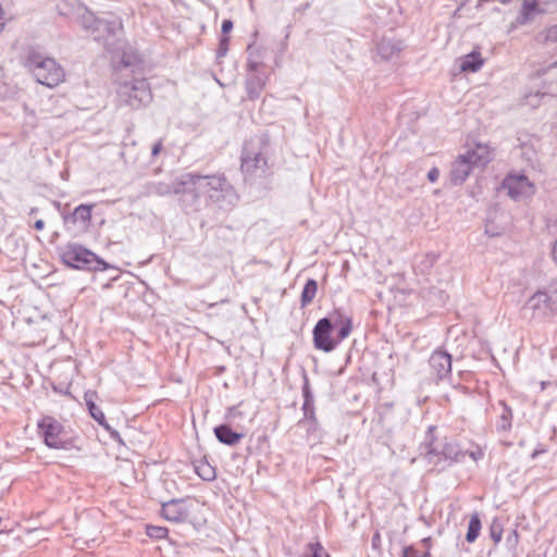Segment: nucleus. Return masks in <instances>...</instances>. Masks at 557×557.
<instances>
[{
    "mask_svg": "<svg viewBox=\"0 0 557 557\" xmlns=\"http://www.w3.org/2000/svg\"><path fill=\"white\" fill-rule=\"evenodd\" d=\"M183 196H190L194 201L207 196L212 202L223 207L224 203L232 205L237 199L235 189L224 174L201 175L187 172L181 175Z\"/></svg>",
    "mask_w": 557,
    "mask_h": 557,
    "instance_id": "obj_1",
    "label": "nucleus"
},
{
    "mask_svg": "<svg viewBox=\"0 0 557 557\" xmlns=\"http://www.w3.org/2000/svg\"><path fill=\"white\" fill-rule=\"evenodd\" d=\"M269 139L265 136H255L245 141L240 154V171L246 182L270 174L268 163Z\"/></svg>",
    "mask_w": 557,
    "mask_h": 557,
    "instance_id": "obj_2",
    "label": "nucleus"
},
{
    "mask_svg": "<svg viewBox=\"0 0 557 557\" xmlns=\"http://www.w3.org/2000/svg\"><path fill=\"white\" fill-rule=\"evenodd\" d=\"M61 260L66 267L76 270L94 272L109 269L116 270L95 252L76 243L66 245L61 252Z\"/></svg>",
    "mask_w": 557,
    "mask_h": 557,
    "instance_id": "obj_3",
    "label": "nucleus"
},
{
    "mask_svg": "<svg viewBox=\"0 0 557 557\" xmlns=\"http://www.w3.org/2000/svg\"><path fill=\"white\" fill-rule=\"evenodd\" d=\"M436 430L437 428L435 425H430L425 433L424 442L421 444V449L424 450L429 461H432L433 457L441 456L449 461V465L462 462L468 450L461 449L456 442L448 441L447 437L438 440L435 435Z\"/></svg>",
    "mask_w": 557,
    "mask_h": 557,
    "instance_id": "obj_4",
    "label": "nucleus"
},
{
    "mask_svg": "<svg viewBox=\"0 0 557 557\" xmlns=\"http://www.w3.org/2000/svg\"><path fill=\"white\" fill-rule=\"evenodd\" d=\"M119 107L138 110L152 101L150 85L146 78H133L119 84L116 89Z\"/></svg>",
    "mask_w": 557,
    "mask_h": 557,
    "instance_id": "obj_5",
    "label": "nucleus"
},
{
    "mask_svg": "<svg viewBox=\"0 0 557 557\" xmlns=\"http://www.w3.org/2000/svg\"><path fill=\"white\" fill-rule=\"evenodd\" d=\"M26 65L36 81L47 87H55L64 79V71L54 59L30 53L26 59Z\"/></svg>",
    "mask_w": 557,
    "mask_h": 557,
    "instance_id": "obj_6",
    "label": "nucleus"
},
{
    "mask_svg": "<svg viewBox=\"0 0 557 557\" xmlns=\"http://www.w3.org/2000/svg\"><path fill=\"white\" fill-rule=\"evenodd\" d=\"M481 149L482 147L478 146V150H468L451 163L449 180L454 186L462 185L475 166H485L491 161L490 152L480 153Z\"/></svg>",
    "mask_w": 557,
    "mask_h": 557,
    "instance_id": "obj_7",
    "label": "nucleus"
},
{
    "mask_svg": "<svg viewBox=\"0 0 557 557\" xmlns=\"http://www.w3.org/2000/svg\"><path fill=\"white\" fill-rule=\"evenodd\" d=\"M37 428L44 443L49 448L70 450L75 447L74 440L66 436L64 426L55 418L42 417L38 421Z\"/></svg>",
    "mask_w": 557,
    "mask_h": 557,
    "instance_id": "obj_8",
    "label": "nucleus"
},
{
    "mask_svg": "<svg viewBox=\"0 0 557 557\" xmlns=\"http://www.w3.org/2000/svg\"><path fill=\"white\" fill-rule=\"evenodd\" d=\"M528 307L535 315L548 317L557 310V282L546 288L537 290L528 300Z\"/></svg>",
    "mask_w": 557,
    "mask_h": 557,
    "instance_id": "obj_9",
    "label": "nucleus"
},
{
    "mask_svg": "<svg viewBox=\"0 0 557 557\" xmlns=\"http://www.w3.org/2000/svg\"><path fill=\"white\" fill-rule=\"evenodd\" d=\"M334 323L329 318H322L317 322L312 331L315 349L331 352L336 348L338 341L332 337Z\"/></svg>",
    "mask_w": 557,
    "mask_h": 557,
    "instance_id": "obj_10",
    "label": "nucleus"
},
{
    "mask_svg": "<svg viewBox=\"0 0 557 557\" xmlns=\"http://www.w3.org/2000/svg\"><path fill=\"white\" fill-rule=\"evenodd\" d=\"M430 376L435 383L450 379L451 356L444 349H436L429 359Z\"/></svg>",
    "mask_w": 557,
    "mask_h": 557,
    "instance_id": "obj_11",
    "label": "nucleus"
},
{
    "mask_svg": "<svg viewBox=\"0 0 557 557\" xmlns=\"http://www.w3.org/2000/svg\"><path fill=\"white\" fill-rule=\"evenodd\" d=\"M503 186L508 189L511 199L519 201L532 197L535 194V186L524 174L507 175Z\"/></svg>",
    "mask_w": 557,
    "mask_h": 557,
    "instance_id": "obj_12",
    "label": "nucleus"
},
{
    "mask_svg": "<svg viewBox=\"0 0 557 557\" xmlns=\"http://www.w3.org/2000/svg\"><path fill=\"white\" fill-rule=\"evenodd\" d=\"M95 208L94 203L79 205L73 212L62 214L63 223L66 227L77 226L79 231L86 232L89 230L91 224V213Z\"/></svg>",
    "mask_w": 557,
    "mask_h": 557,
    "instance_id": "obj_13",
    "label": "nucleus"
},
{
    "mask_svg": "<svg viewBox=\"0 0 557 557\" xmlns=\"http://www.w3.org/2000/svg\"><path fill=\"white\" fill-rule=\"evenodd\" d=\"M95 396H96V393L90 392V391H88L84 394V399H85V403H86V406L88 408L90 416L92 417V419L95 421L98 422L99 425H101L109 433V435L112 440L121 442L122 438H121L120 433L115 429H112L109 425L103 411L94 401Z\"/></svg>",
    "mask_w": 557,
    "mask_h": 557,
    "instance_id": "obj_14",
    "label": "nucleus"
},
{
    "mask_svg": "<svg viewBox=\"0 0 557 557\" xmlns=\"http://www.w3.org/2000/svg\"><path fill=\"white\" fill-rule=\"evenodd\" d=\"M161 516L171 522H184L189 518V510L183 499H171L161 507Z\"/></svg>",
    "mask_w": 557,
    "mask_h": 557,
    "instance_id": "obj_15",
    "label": "nucleus"
},
{
    "mask_svg": "<svg viewBox=\"0 0 557 557\" xmlns=\"http://www.w3.org/2000/svg\"><path fill=\"white\" fill-rule=\"evenodd\" d=\"M268 82V76L261 72L247 71L245 78V88L247 97L250 100H256L261 96Z\"/></svg>",
    "mask_w": 557,
    "mask_h": 557,
    "instance_id": "obj_16",
    "label": "nucleus"
},
{
    "mask_svg": "<svg viewBox=\"0 0 557 557\" xmlns=\"http://www.w3.org/2000/svg\"><path fill=\"white\" fill-rule=\"evenodd\" d=\"M544 13L540 8L539 0H523L521 10L515 21L511 23V28H517L522 25L530 24L534 21L535 16Z\"/></svg>",
    "mask_w": 557,
    "mask_h": 557,
    "instance_id": "obj_17",
    "label": "nucleus"
},
{
    "mask_svg": "<svg viewBox=\"0 0 557 557\" xmlns=\"http://www.w3.org/2000/svg\"><path fill=\"white\" fill-rule=\"evenodd\" d=\"M122 28L123 25L119 18H99L92 36L97 41H108L111 37H115Z\"/></svg>",
    "mask_w": 557,
    "mask_h": 557,
    "instance_id": "obj_18",
    "label": "nucleus"
},
{
    "mask_svg": "<svg viewBox=\"0 0 557 557\" xmlns=\"http://www.w3.org/2000/svg\"><path fill=\"white\" fill-rule=\"evenodd\" d=\"M147 195L149 196H169V195H182L183 186L181 185V175L171 183L165 182H152L146 187Z\"/></svg>",
    "mask_w": 557,
    "mask_h": 557,
    "instance_id": "obj_19",
    "label": "nucleus"
},
{
    "mask_svg": "<svg viewBox=\"0 0 557 557\" xmlns=\"http://www.w3.org/2000/svg\"><path fill=\"white\" fill-rule=\"evenodd\" d=\"M247 63L246 70L258 72L263 67V59L265 49L263 47L256 46L255 41L249 44L247 49Z\"/></svg>",
    "mask_w": 557,
    "mask_h": 557,
    "instance_id": "obj_20",
    "label": "nucleus"
},
{
    "mask_svg": "<svg viewBox=\"0 0 557 557\" xmlns=\"http://www.w3.org/2000/svg\"><path fill=\"white\" fill-rule=\"evenodd\" d=\"M216 440L227 446H234L245 436L232 430L228 424H220L213 430Z\"/></svg>",
    "mask_w": 557,
    "mask_h": 557,
    "instance_id": "obj_21",
    "label": "nucleus"
},
{
    "mask_svg": "<svg viewBox=\"0 0 557 557\" xmlns=\"http://www.w3.org/2000/svg\"><path fill=\"white\" fill-rule=\"evenodd\" d=\"M499 413L495 422V429L498 433L510 431L512 426V410L504 400L498 401Z\"/></svg>",
    "mask_w": 557,
    "mask_h": 557,
    "instance_id": "obj_22",
    "label": "nucleus"
},
{
    "mask_svg": "<svg viewBox=\"0 0 557 557\" xmlns=\"http://www.w3.org/2000/svg\"><path fill=\"white\" fill-rule=\"evenodd\" d=\"M484 59L481 53L479 51H472L462 58L459 67L461 72L475 73L482 67Z\"/></svg>",
    "mask_w": 557,
    "mask_h": 557,
    "instance_id": "obj_23",
    "label": "nucleus"
},
{
    "mask_svg": "<svg viewBox=\"0 0 557 557\" xmlns=\"http://www.w3.org/2000/svg\"><path fill=\"white\" fill-rule=\"evenodd\" d=\"M195 472L201 478L203 481H213L216 478V471L213 466L209 463L207 458H201L199 460H195L193 462Z\"/></svg>",
    "mask_w": 557,
    "mask_h": 557,
    "instance_id": "obj_24",
    "label": "nucleus"
},
{
    "mask_svg": "<svg viewBox=\"0 0 557 557\" xmlns=\"http://www.w3.org/2000/svg\"><path fill=\"white\" fill-rule=\"evenodd\" d=\"M318 292V282L314 278L307 280L300 296L301 308L309 306Z\"/></svg>",
    "mask_w": 557,
    "mask_h": 557,
    "instance_id": "obj_25",
    "label": "nucleus"
},
{
    "mask_svg": "<svg viewBox=\"0 0 557 557\" xmlns=\"http://www.w3.org/2000/svg\"><path fill=\"white\" fill-rule=\"evenodd\" d=\"M481 519L478 513H473L469 520L468 531L466 534V541L473 543L480 535L481 531Z\"/></svg>",
    "mask_w": 557,
    "mask_h": 557,
    "instance_id": "obj_26",
    "label": "nucleus"
},
{
    "mask_svg": "<svg viewBox=\"0 0 557 557\" xmlns=\"http://www.w3.org/2000/svg\"><path fill=\"white\" fill-rule=\"evenodd\" d=\"M391 293H394L395 302L393 305H388L389 310H392L394 306L403 307L410 304L409 297L412 295L411 292H406L405 289L394 290L391 288Z\"/></svg>",
    "mask_w": 557,
    "mask_h": 557,
    "instance_id": "obj_27",
    "label": "nucleus"
},
{
    "mask_svg": "<svg viewBox=\"0 0 557 557\" xmlns=\"http://www.w3.org/2000/svg\"><path fill=\"white\" fill-rule=\"evenodd\" d=\"M99 18L95 16L91 12H86L79 17V23L83 28L86 30H89L92 35L96 29V24L98 23Z\"/></svg>",
    "mask_w": 557,
    "mask_h": 557,
    "instance_id": "obj_28",
    "label": "nucleus"
},
{
    "mask_svg": "<svg viewBox=\"0 0 557 557\" xmlns=\"http://www.w3.org/2000/svg\"><path fill=\"white\" fill-rule=\"evenodd\" d=\"M307 548L308 553L301 557H330L320 542L309 543Z\"/></svg>",
    "mask_w": 557,
    "mask_h": 557,
    "instance_id": "obj_29",
    "label": "nucleus"
},
{
    "mask_svg": "<svg viewBox=\"0 0 557 557\" xmlns=\"http://www.w3.org/2000/svg\"><path fill=\"white\" fill-rule=\"evenodd\" d=\"M503 523L499 519L495 518L493 519L491 525H490V536L494 541L495 544H498L502 540L503 535Z\"/></svg>",
    "mask_w": 557,
    "mask_h": 557,
    "instance_id": "obj_30",
    "label": "nucleus"
},
{
    "mask_svg": "<svg viewBox=\"0 0 557 557\" xmlns=\"http://www.w3.org/2000/svg\"><path fill=\"white\" fill-rule=\"evenodd\" d=\"M368 557H382L381 534L379 530H376L372 536L371 549L368 552Z\"/></svg>",
    "mask_w": 557,
    "mask_h": 557,
    "instance_id": "obj_31",
    "label": "nucleus"
},
{
    "mask_svg": "<svg viewBox=\"0 0 557 557\" xmlns=\"http://www.w3.org/2000/svg\"><path fill=\"white\" fill-rule=\"evenodd\" d=\"M169 530L165 527H159V525H147L146 527V534L156 540H161L168 536Z\"/></svg>",
    "mask_w": 557,
    "mask_h": 557,
    "instance_id": "obj_32",
    "label": "nucleus"
},
{
    "mask_svg": "<svg viewBox=\"0 0 557 557\" xmlns=\"http://www.w3.org/2000/svg\"><path fill=\"white\" fill-rule=\"evenodd\" d=\"M337 330L336 341H338V344L344 341L346 337L349 336L352 330V320L346 319L342 326H339Z\"/></svg>",
    "mask_w": 557,
    "mask_h": 557,
    "instance_id": "obj_33",
    "label": "nucleus"
},
{
    "mask_svg": "<svg viewBox=\"0 0 557 557\" xmlns=\"http://www.w3.org/2000/svg\"><path fill=\"white\" fill-rule=\"evenodd\" d=\"M404 48V42L401 40H397L395 42H391L388 45L385 44V60L388 58L397 57Z\"/></svg>",
    "mask_w": 557,
    "mask_h": 557,
    "instance_id": "obj_34",
    "label": "nucleus"
},
{
    "mask_svg": "<svg viewBox=\"0 0 557 557\" xmlns=\"http://www.w3.org/2000/svg\"><path fill=\"white\" fill-rule=\"evenodd\" d=\"M327 318L331 319L332 323H334V329L342 326L346 319H351L339 309H335Z\"/></svg>",
    "mask_w": 557,
    "mask_h": 557,
    "instance_id": "obj_35",
    "label": "nucleus"
},
{
    "mask_svg": "<svg viewBox=\"0 0 557 557\" xmlns=\"http://www.w3.org/2000/svg\"><path fill=\"white\" fill-rule=\"evenodd\" d=\"M228 45H230V37L221 36L219 47L216 49V58H223L226 55V53L228 51Z\"/></svg>",
    "mask_w": 557,
    "mask_h": 557,
    "instance_id": "obj_36",
    "label": "nucleus"
},
{
    "mask_svg": "<svg viewBox=\"0 0 557 557\" xmlns=\"http://www.w3.org/2000/svg\"><path fill=\"white\" fill-rule=\"evenodd\" d=\"M301 391H302L304 400H306V399L314 400L313 394H312V391H311V387H310V383H309V380H308L307 375L304 376V384H302Z\"/></svg>",
    "mask_w": 557,
    "mask_h": 557,
    "instance_id": "obj_37",
    "label": "nucleus"
},
{
    "mask_svg": "<svg viewBox=\"0 0 557 557\" xmlns=\"http://www.w3.org/2000/svg\"><path fill=\"white\" fill-rule=\"evenodd\" d=\"M302 425L306 428L309 437H313L314 440H319L321 437L318 422L315 424H302Z\"/></svg>",
    "mask_w": 557,
    "mask_h": 557,
    "instance_id": "obj_38",
    "label": "nucleus"
},
{
    "mask_svg": "<svg viewBox=\"0 0 557 557\" xmlns=\"http://www.w3.org/2000/svg\"><path fill=\"white\" fill-rule=\"evenodd\" d=\"M544 41L545 42H555L557 41V25H553L548 28H546L545 30V36H544Z\"/></svg>",
    "mask_w": 557,
    "mask_h": 557,
    "instance_id": "obj_39",
    "label": "nucleus"
},
{
    "mask_svg": "<svg viewBox=\"0 0 557 557\" xmlns=\"http://www.w3.org/2000/svg\"><path fill=\"white\" fill-rule=\"evenodd\" d=\"M317 418L314 410L304 411V420L299 421V424H315Z\"/></svg>",
    "mask_w": 557,
    "mask_h": 557,
    "instance_id": "obj_40",
    "label": "nucleus"
},
{
    "mask_svg": "<svg viewBox=\"0 0 557 557\" xmlns=\"http://www.w3.org/2000/svg\"><path fill=\"white\" fill-rule=\"evenodd\" d=\"M233 21L230 20V18H226L222 22V26H221V32H222V36H227L228 33L232 32L233 29Z\"/></svg>",
    "mask_w": 557,
    "mask_h": 557,
    "instance_id": "obj_41",
    "label": "nucleus"
},
{
    "mask_svg": "<svg viewBox=\"0 0 557 557\" xmlns=\"http://www.w3.org/2000/svg\"><path fill=\"white\" fill-rule=\"evenodd\" d=\"M440 177V170L437 168H432L429 172H428V180L431 182V183H435L437 182Z\"/></svg>",
    "mask_w": 557,
    "mask_h": 557,
    "instance_id": "obj_42",
    "label": "nucleus"
},
{
    "mask_svg": "<svg viewBox=\"0 0 557 557\" xmlns=\"http://www.w3.org/2000/svg\"><path fill=\"white\" fill-rule=\"evenodd\" d=\"M467 456H469L474 461H478L483 458L484 454L480 448H476L475 450H471V451L468 450Z\"/></svg>",
    "mask_w": 557,
    "mask_h": 557,
    "instance_id": "obj_43",
    "label": "nucleus"
},
{
    "mask_svg": "<svg viewBox=\"0 0 557 557\" xmlns=\"http://www.w3.org/2000/svg\"><path fill=\"white\" fill-rule=\"evenodd\" d=\"M162 147H163L162 139H159L158 141H156L151 148V156L153 158L157 157L160 153V151L162 150Z\"/></svg>",
    "mask_w": 557,
    "mask_h": 557,
    "instance_id": "obj_44",
    "label": "nucleus"
},
{
    "mask_svg": "<svg viewBox=\"0 0 557 557\" xmlns=\"http://www.w3.org/2000/svg\"><path fill=\"white\" fill-rule=\"evenodd\" d=\"M240 416H242V412L238 410V408L236 406L230 407L227 409V413H226L227 418L235 419Z\"/></svg>",
    "mask_w": 557,
    "mask_h": 557,
    "instance_id": "obj_45",
    "label": "nucleus"
},
{
    "mask_svg": "<svg viewBox=\"0 0 557 557\" xmlns=\"http://www.w3.org/2000/svg\"><path fill=\"white\" fill-rule=\"evenodd\" d=\"M546 450H547V449H546L545 445H543V444H539V445L536 446V448L533 450V453L531 454V458H532V459H535V458H536V457H539L540 455L545 454V453H546Z\"/></svg>",
    "mask_w": 557,
    "mask_h": 557,
    "instance_id": "obj_46",
    "label": "nucleus"
},
{
    "mask_svg": "<svg viewBox=\"0 0 557 557\" xmlns=\"http://www.w3.org/2000/svg\"><path fill=\"white\" fill-rule=\"evenodd\" d=\"M310 410H314V400H304V404H302V411H310Z\"/></svg>",
    "mask_w": 557,
    "mask_h": 557,
    "instance_id": "obj_47",
    "label": "nucleus"
},
{
    "mask_svg": "<svg viewBox=\"0 0 557 557\" xmlns=\"http://www.w3.org/2000/svg\"><path fill=\"white\" fill-rule=\"evenodd\" d=\"M436 260H437V256L435 253L425 255V261H426L428 267H432Z\"/></svg>",
    "mask_w": 557,
    "mask_h": 557,
    "instance_id": "obj_48",
    "label": "nucleus"
},
{
    "mask_svg": "<svg viewBox=\"0 0 557 557\" xmlns=\"http://www.w3.org/2000/svg\"><path fill=\"white\" fill-rule=\"evenodd\" d=\"M404 557H419L417 550L412 547H406L404 549Z\"/></svg>",
    "mask_w": 557,
    "mask_h": 557,
    "instance_id": "obj_49",
    "label": "nucleus"
},
{
    "mask_svg": "<svg viewBox=\"0 0 557 557\" xmlns=\"http://www.w3.org/2000/svg\"><path fill=\"white\" fill-rule=\"evenodd\" d=\"M122 63L124 64L125 67H129L134 64V62L126 54H124L122 57Z\"/></svg>",
    "mask_w": 557,
    "mask_h": 557,
    "instance_id": "obj_50",
    "label": "nucleus"
},
{
    "mask_svg": "<svg viewBox=\"0 0 557 557\" xmlns=\"http://www.w3.org/2000/svg\"><path fill=\"white\" fill-rule=\"evenodd\" d=\"M34 228L37 231H42L45 228V222L42 220H37L34 223Z\"/></svg>",
    "mask_w": 557,
    "mask_h": 557,
    "instance_id": "obj_51",
    "label": "nucleus"
},
{
    "mask_svg": "<svg viewBox=\"0 0 557 557\" xmlns=\"http://www.w3.org/2000/svg\"><path fill=\"white\" fill-rule=\"evenodd\" d=\"M552 256H553L554 261L557 264V240H555V243L553 245Z\"/></svg>",
    "mask_w": 557,
    "mask_h": 557,
    "instance_id": "obj_52",
    "label": "nucleus"
},
{
    "mask_svg": "<svg viewBox=\"0 0 557 557\" xmlns=\"http://www.w3.org/2000/svg\"><path fill=\"white\" fill-rule=\"evenodd\" d=\"M372 381H373L376 385H380V376H379L377 372H373V373H372Z\"/></svg>",
    "mask_w": 557,
    "mask_h": 557,
    "instance_id": "obj_53",
    "label": "nucleus"
},
{
    "mask_svg": "<svg viewBox=\"0 0 557 557\" xmlns=\"http://www.w3.org/2000/svg\"><path fill=\"white\" fill-rule=\"evenodd\" d=\"M309 8H310V3H309V2H307V3L302 4L298 10H299V11H305V10H307V9H309Z\"/></svg>",
    "mask_w": 557,
    "mask_h": 557,
    "instance_id": "obj_54",
    "label": "nucleus"
},
{
    "mask_svg": "<svg viewBox=\"0 0 557 557\" xmlns=\"http://www.w3.org/2000/svg\"><path fill=\"white\" fill-rule=\"evenodd\" d=\"M419 557H431V554H430V552H425L423 555H421Z\"/></svg>",
    "mask_w": 557,
    "mask_h": 557,
    "instance_id": "obj_55",
    "label": "nucleus"
},
{
    "mask_svg": "<svg viewBox=\"0 0 557 557\" xmlns=\"http://www.w3.org/2000/svg\"><path fill=\"white\" fill-rule=\"evenodd\" d=\"M387 407H389V405L385 404L384 405V408H385V419L387 418Z\"/></svg>",
    "mask_w": 557,
    "mask_h": 557,
    "instance_id": "obj_56",
    "label": "nucleus"
},
{
    "mask_svg": "<svg viewBox=\"0 0 557 557\" xmlns=\"http://www.w3.org/2000/svg\"><path fill=\"white\" fill-rule=\"evenodd\" d=\"M375 296L380 299L382 297V293L381 292H376Z\"/></svg>",
    "mask_w": 557,
    "mask_h": 557,
    "instance_id": "obj_57",
    "label": "nucleus"
},
{
    "mask_svg": "<svg viewBox=\"0 0 557 557\" xmlns=\"http://www.w3.org/2000/svg\"><path fill=\"white\" fill-rule=\"evenodd\" d=\"M37 211H38V209H37V208H33V209L30 210V214L36 213Z\"/></svg>",
    "mask_w": 557,
    "mask_h": 557,
    "instance_id": "obj_58",
    "label": "nucleus"
},
{
    "mask_svg": "<svg viewBox=\"0 0 557 557\" xmlns=\"http://www.w3.org/2000/svg\"><path fill=\"white\" fill-rule=\"evenodd\" d=\"M53 388H54V391H57V392H59V393H63V392L61 391V388H57L55 386H54Z\"/></svg>",
    "mask_w": 557,
    "mask_h": 557,
    "instance_id": "obj_59",
    "label": "nucleus"
},
{
    "mask_svg": "<svg viewBox=\"0 0 557 557\" xmlns=\"http://www.w3.org/2000/svg\"><path fill=\"white\" fill-rule=\"evenodd\" d=\"M502 3H508L509 0H500Z\"/></svg>",
    "mask_w": 557,
    "mask_h": 557,
    "instance_id": "obj_60",
    "label": "nucleus"
}]
</instances>
